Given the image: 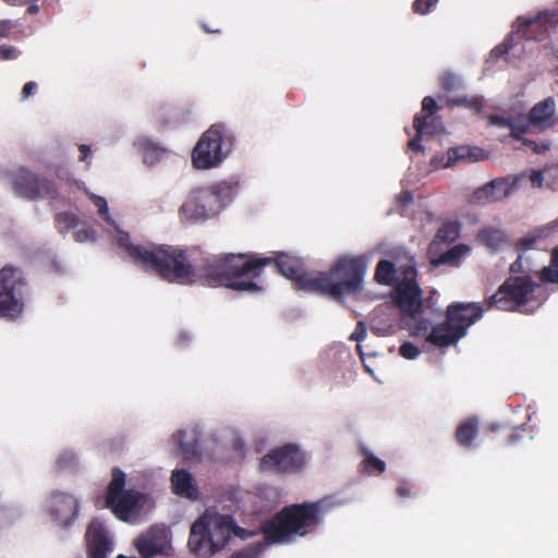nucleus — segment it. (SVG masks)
I'll return each mask as SVG.
<instances>
[{
	"mask_svg": "<svg viewBox=\"0 0 558 558\" xmlns=\"http://www.w3.org/2000/svg\"><path fill=\"white\" fill-rule=\"evenodd\" d=\"M271 258L255 254H220L196 257L195 283L207 287H225L239 292H259L262 287L256 279Z\"/></svg>",
	"mask_w": 558,
	"mask_h": 558,
	"instance_id": "1",
	"label": "nucleus"
},
{
	"mask_svg": "<svg viewBox=\"0 0 558 558\" xmlns=\"http://www.w3.org/2000/svg\"><path fill=\"white\" fill-rule=\"evenodd\" d=\"M117 244L131 260L144 270L155 272L161 279L179 284L195 283L196 250L169 244H134L129 233L120 232Z\"/></svg>",
	"mask_w": 558,
	"mask_h": 558,
	"instance_id": "2",
	"label": "nucleus"
},
{
	"mask_svg": "<svg viewBox=\"0 0 558 558\" xmlns=\"http://www.w3.org/2000/svg\"><path fill=\"white\" fill-rule=\"evenodd\" d=\"M324 500L284 506L271 519L263 521L260 531L269 544L288 543L294 536H305L323 519Z\"/></svg>",
	"mask_w": 558,
	"mask_h": 558,
	"instance_id": "3",
	"label": "nucleus"
},
{
	"mask_svg": "<svg viewBox=\"0 0 558 558\" xmlns=\"http://www.w3.org/2000/svg\"><path fill=\"white\" fill-rule=\"evenodd\" d=\"M543 288L529 275L509 277L497 291L485 300L486 310L533 313L546 300Z\"/></svg>",
	"mask_w": 558,
	"mask_h": 558,
	"instance_id": "4",
	"label": "nucleus"
},
{
	"mask_svg": "<svg viewBox=\"0 0 558 558\" xmlns=\"http://www.w3.org/2000/svg\"><path fill=\"white\" fill-rule=\"evenodd\" d=\"M233 529L231 515L206 511L192 524L187 546L194 555L210 558L225 548Z\"/></svg>",
	"mask_w": 558,
	"mask_h": 558,
	"instance_id": "5",
	"label": "nucleus"
},
{
	"mask_svg": "<svg viewBox=\"0 0 558 558\" xmlns=\"http://www.w3.org/2000/svg\"><path fill=\"white\" fill-rule=\"evenodd\" d=\"M365 272L366 262L363 257H340L328 271L315 274L313 292L335 299L355 293L361 289Z\"/></svg>",
	"mask_w": 558,
	"mask_h": 558,
	"instance_id": "6",
	"label": "nucleus"
},
{
	"mask_svg": "<svg viewBox=\"0 0 558 558\" xmlns=\"http://www.w3.org/2000/svg\"><path fill=\"white\" fill-rule=\"evenodd\" d=\"M485 310V303L456 302L449 304L445 322L432 328L426 341L439 348L457 343L466 335L468 328L482 318Z\"/></svg>",
	"mask_w": 558,
	"mask_h": 558,
	"instance_id": "7",
	"label": "nucleus"
},
{
	"mask_svg": "<svg viewBox=\"0 0 558 558\" xmlns=\"http://www.w3.org/2000/svg\"><path fill=\"white\" fill-rule=\"evenodd\" d=\"M234 190L235 186L226 181L192 190L180 207L181 219L198 222L216 217L226 203L231 201Z\"/></svg>",
	"mask_w": 558,
	"mask_h": 558,
	"instance_id": "8",
	"label": "nucleus"
},
{
	"mask_svg": "<svg viewBox=\"0 0 558 558\" xmlns=\"http://www.w3.org/2000/svg\"><path fill=\"white\" fill-rule=\"evenodd\" d=\"M27 280L21 268L5 265L0 269V318L16 320L25 311Z\"/></svg>",
	"mask_w": 558,
	"mask_h": 558,
	"instance_id": "9",
	"label": "nucleus"
},
{
	"mask_svg": "<svg viewBox=\"0 0 558 558\" xmlns=\"http://www.w3.org/2000/svg\"><path fill=\"white\" fill-rule=\"evenodd\" d=\"M125 474L119 468L112 470V478L107 488L106 506L116 517L128 521L137 514L146 499L145 494L133 489H124Z\"/></svg>",
	"mask_w": 558,
	"mask_h": 558,
	"instance_id": "10",
	"label": "nucleus"
},
{
	"mask_svg": "<svg viewBox=\"0 0 558 558\" xmlns=\"http://www.w3.org/2000/svg\"><path fill=\"white\" fill-rule=\"evenodd\" d=\"M226 135L221 125H213L202 134L192 150V165L198 170L219 166L228 155Z\"/></svg>",
	"mask_w": 558,
	"mask_h": 558,
	"instance_id": "11",
	"label": "nucleus"
},
{
	"mask_svg": "<svg viewBox=\"0 0 558 558\" xmlns=\"http://www.w3.org/2000/svg\"><path fill=\"white\" fill-rule=\"evenodd\" d=\"M555 113V101L547 98L544 101L536 104L531 112L530 118L519 117L515 119H504L499 117H492L490 123L499 128L510 130V134L517 138L522 140L521 135L532 132L533 129L542 131L550 125V120Z\"/></svg>",
	"mask_w": 558,
	"mask_h": 558,
	"instance_id": "12",
	"label": "nucleus"
},
{
	"mask_svg": "<svg viewBox=\"0 0 558 558\" xmlns=\"http://www.w3.org/2000/svg\"><path fill=\"white\" fill-rule=\"evenodd\" d=\"M416 268L411 264L404 265L401 271V279L393 290V302L405 315L414 318L421 313L422 290L416 282Z\"/></svg>",
	"mask_w": 558,
	"mask_h": 558,
	"instance_id": "13",
	"label": "nucleus"
},
{
	"mask_svg": "<svg viewBox=\"0 0 558 558\" xmlns=\"http://www.w3.org/2000/svg\"><path fill=\"white\" fill-rule=\"evenodd\" d=\"M304 464L305 456L294 444L274 448L260 459V469L272 473H294Z\"/></svg>",
	"mask_w": 558,
	"mask_h": 558,
	"instance_id": "14",
	"label": "nucleus"
},
{
	"mask_svg": "<svg viewBox=\"0 0 558 558\" xmlns=\"http://www.w3.org/2000/svg\"><path fill=\"white\" fill-rule=\"evenodd\" d=\"M270 258L271 263L269 265L274 264L280 275L294 281L299 289L313 292L315 274L306 272L303 263L299 258L284 253H277L275 257Z\"/></svg>",
	"mask_w": 558,
	"mask_h": 558,
	"instance_id": "15",
	"label": "nucleus"
},
{
	"mask_svg": "<svg viewBox=\"0 0 558 558\" xmlns=\"http://www.w3.org/2000/svg\"><path fill=\"white\" fill-rule=\"evenodd\" d=\"M16 194L23 198H54L57 186L49 177H15L13 182Z\"/></svg>",
	"mask_w": 558,
	"mask_h": 558,
	"instance_id": "16",
	"label": "nucleus"
},
{
	"mask_svg": "<svg viewBox=\"0 0 558 558\" xmlns=\"http://www.w3.org/2000/svg\"><path fill=\"white\" fill-rule=\"evenodd\" d=\"M49 513L61 526H69L78 514V502L66 493H54L49 504Z\"/></svg>",
	"mask_w": 558,
	"mask_h": 558,
	"instance_id": "17",
	"label": "nucleus"
},
{
	"mask_svg": "<svg viewBox=\"0 0 558 558\" xmlns=\"http://www.w3.org/2000/svg\"><path fill=\"white\" fill-rule=\"evenodd\" d=\"M167 544L168 532L165 527L160 526H151L134 542V546L142 558H151L160 554Z\"/></svg>",
	"mask_w": 558,
	"mask_h": 558,
	"instance_id": "18",
	"label": "nucleus"
},
{
	"mask_svg": "<svg viewBox=\"0 0 558 558\" xmlns=\"http://www.w3.org/2000/svg\"><path fill=\"white\" fill-rule=\"evenodd\" d=\"M85 538L88 558H107V554L112 550V542L106 527L97 521L89 523Z\"/></svg>",
	"mask_w": 558,
	"mask_h": 558,
	"instance_id": "19",
	"label": "nucleus"
},
{
	"mask_svg": "<svg viewBox=\"0 0 558 558\" xmlns=\"http://www.w3.org/2000/svg\"><path fill=\"white\" fill-rule=\"evenodd\" d=\"M509 182L505 177H499L490 181L488 184L474 191L471 202L489 203L497 202L510 194Z\"/></svg>",
	"mask_w": 558,
	"mask_h": 558,
	"instance_id": "20",
	"label": "nucleus"
},
{
	"mask_svg": "<svg viewBox=\"0 0 558 558\" xmlns=\"http://www.w3.org/2000/svg\"><path fill=\"white\" fill-rule=\"evenodd\" d=\"M484 157V150L478 147L460 146L448 150L447 156L440 159H434V162L437 165L436 170H438L448 168L458 161L475 162L482 160Z\"/></svg>",
	"mask_w": 558,
	"mask_h": 558,
	"instance_id": "21",
	"label": "nucleus"
},
{
	"mask_svg": "<svg viewBox=\"0 0 558 558\" xmlns=\"http://www.w3.org/2000/svg\"><path fill=\"white\" fill-rule=\"evenodd\" d=\"M201 434L196 428L191 430H178L172 435L173 444L179 448L184 459L199 458Z\"/></svg>",
	"mask_w": 558,
	"mask_h": 558,
	"instance_id": "22",
	"label": "nucleus"
},
{
	"mask_svg": "<svg viewBox=\"0 0 558 558\" xmlns=\"http://www.w3.org/2000/svg\"><path fill=\"white\" fill-rule=\"evenodd\" d=\"M134 146L142 154V160L144 163L148 166H154L160 162L167 153V149L162 147L159 143L153 141L148 137H138Z\"/></svg>",
	"mask_w": 558,
	"mask_h": 558,
	"instance_id": "23",
	"label": "nucleus"
},
{
	"mask_svg": "<svg viewBox=\"0 0 558 558\" xmlns=\"http://www.w3.org/2000/svg\"><path fill=\"white\" fill-rule=\"evenodd\" d=\"M436 108V102L432 97H425L422 101V111L426 113L417 114L414 119V128L416 130L417 137L409 142L411 149L423 150V147L417 143L418 138H422L426 129L428 128L427 119Z\"/></svg>",
	"mask_w": 558,
	"mask_h": 558,
	"instance_id": "24",
	"label": "nucleus"
},
{
	"mask_svg": "<svg viewBox=\"0 0 558 558\" xmlns=\"http://www.w3.org/2000/svg\"><path fill=\"white\" fill-rule=\"evenodd\" d=\"M403 267L404 266L397 268L395 263L388 259H381L376 265L374 278L379 284L396 286L401 279V271Z\"/></svg>",
	"mask_w": 558,
	"mask_h": 558,
	"instance_id": "25",
	"label": "nucleus"
},
{
	"mask_svg": "<svg viewBox=\"0 0 558 558\" xmlns=\"http://www.w3.org/2000/svg\"><path fill=\"white\" fill-rule=\"evenodd\" d=\"M173 492L177 495L192 497L196 493L193 477L186 470H174L171 475Z\"/></svg>",
	"mask_w": 558,
	"mask_h": 558,
	"instance_id": "26",
	"label": "nucleus"
},
{
	"mask_svg": "<svg viewBox=\"0 0 558 558\" xmlns=\"http://www.w3.org/2000/svg\"><path fill=\"white\" fill-rule=\"evenodd\" d=\"M478 433L476 418H469L460 423L456 429V440L463 448H471Z\"/></svg>",
	"mask_w": 558,
	"mask_h": 558,
	"instance_id": "27",
	"label": "nucleus"
},
{
	"mask_svg": "<svg viewBox=\"0 0 558 558\" xmlns=\"http://www.w3.org/2000/svg\"><path fill=\"white\" fill-rule=\"evenodd\" d=\"M362 454L364 459L361 462L362 471L372 475V474H381L386 470V463L379 458L375 457L367 449H362Z\"/></svg>",
	"mask_w": 558,
	"mask_h": 558,
	"instance_id": "28",
	"label": "nucleus"
},
{
	"mask_svg": "<svg viewBox=\"0 0 558 558\" xmlns=\"http://www.w3.org/2000/svg\"><path fill=\"white\" fill-rule=\"evenodd\" d=\"M469 252V247L464 244H458L453 247L449 248L447 252L440 254L438 258L435 260L438 265H458L461 258L466 255Z\"/></svg>",
	"mask_w": 558,
	"mask_h": 558,
	"instance_id": "29",
	"label": "nucleus"
},
{
	"mask_svg": "<svg viewBox=\"0 0 558 558\" xmlns=\"http://www.w3.org/2000/svg\"><path fill=\"white\" fill-rule=\"evenodd\" d=\"M56 227L60 233H65L78 225V217L70 211L58 213L54 217Z\"/></svg>",
	"mask_w": 558,
	"mask_h": 558,
	"instance_id": "30",
	"label": "nucleus"
},
{
	"mask_svg": "<svg viewBox=\"0 0 558 558\" xmlns=\"http://www.w3.org/2000/svg\"><path fill=\"white\" fill-rule=\"evenodd\" d=\"M460 233L457 222H447L437 231L436 238L442 242H453Z\"/></svg>",
	"mask_w": 558,
	"mask_h": 558,
	"instance_id": "31",
	"label": "nucleus"
},
{
	"mask_svg": "<svg viewBox=\"0 0 558 558\" xmlns=\"http://www.w3.org/2000/svg\"><path fill=\"white\" fill-rule=\"evenodd\" d=\"M482 241L492 248H498L502 242V233L499 230L486 229L480 233Z\"/></svg>",
	"mask_w": 558,
	"mask_h": 558,
	"instance_id": "32",
	"label": "nucleus"
},
{
	"mask_svg": "<svg viewBox=\"0 0 558 558\" xmlns=\"http://www.w3.org/2000/svg\"><path fill=\"white\" fill-rule=\"evenodd\" d=\"M74 240L76 242H94L96 240V231L88 225H83L80 229L74 232Z\"/></svg>",
	"mask_w": 558,
	"mask_h": 558,
	"instance_id": "33",
	"label": "nucleus"
},
{
	"mask_svg": "<svg viewBox=\"0 0 558 558\" xmlns=\"http://www.w3.org/2000/svg\"><path fill=\"white\" fill-rule=\"evenodd\" d=\"M421 351L417 345L412 342H404L399 348V354L408 360H414L420 355Z\"/></svg>",
	"mask_w": 558,
	"mask_h": 558,
	"instance_id": "34",
	"label": "nucleus"
},
{
	"mask_svg": "<svg viewBox=\"0 0 558 558\" xmlns=\"http://www.w3.org/2000/svg\"><path fill=\"white\" fill-rule=\"evenodd\" d=\"M542 282L558 283V267L553 264L549 267H544L539 274Z\"/></svg>",
	"mask_w": 558,
	"mask_h": 558,
	"instance_id": "35",
	"label": "nucleus"
},
{
	"mask_svg": "<svg viewBox=\"0 0 558 558\" xmlns=\"http://www.w3.org/2000/svg\"><path fill=\"white\" fill-rule=\"evenodd\" d=\"M441 84L447 90H454L461 87V80L452 73H445L441 77Z\"/></svg>",
	"mask_w": 558,
	"mask_h": 558,
	"instance_id": "36",
	"label": "nucleus"
},
{
	"mask_svg": "<svg viewBox=\"0 0 558 558\" xmlns=\"http://www.w3.org/2000/svg\"><path fill=\"white\" fill-rule=\"evenodd\" d=\"M545 15V13H539L534 17H519L515 23L517 31L522 32L524 28H527L529 26L538 24Z\"/></svg>",
	"mask_w": 558,
	"mask_h": 558,
	"instance_id": "37",
	"label": "nucleus"
},
{
	"mask_svg": "<svg viewBox=\"0 0 558 558\" xmlns=\"http://www.w3.org/2000/svg\"><path fill=\"white\" fill-rule=\"evenodd\" d=\"M93 198V203L94 205L97 207L98 209V214L106 220V221H109L110 220V217L108 215V206H107V201L101 197V196H97V195H93L92 196Z\"/></svg>",
	"mask_w": 558,
	"mask_h": 558,
	"instance_id": "38",
	"label": "nucleus"
},
{
	"mask_svg": "<svg viewBox=\"0 0 558 558\" xmlns=\"http://www.w3.org/2000/svg\"><path fill=\"white\" fill-rule=\"evenodd\" d=\"M524 434H525L524 425L513 427L509 433H507V445L517 444L520 439H522Z\"/></svg>",
	"mask_w": 558,
	"mask_h": 558,
	"instance_id": "39",
	"label": "nucleus"
},
{
	"mask_svg": "<svg viewBox=\"0 0 558 558\" xmlns=\"http://www.w3.org/2000/svg\"><path fill=\"white\" fill-rule=\"evenodd\" d=\"M536 241H537V236H534V235H527V236L521 238L517 242V248H518V251H526V250L533 248Z\"/></svg>",
	"mask_w": 558,
	"mask_h": 558,
	"instance_id": "40",
	"label": "nucleus"
},
{
	"mask_svg": "<svg viewBox=\"0 0 558 558\" xmlns=\"http://www.w3.org/2000/svg\"><path fill=\"white\" fill-rule=\"evenodd\" d=\"M366 337V326L363 322L356 324L355 330L350 336V340L361 342Z\"/></svg>",
	"mask_w": 558,
	"mask_h": 558,
	"instance_id": "41",
	"label": "nucleus"
},
{
	"mask_svg": "<svg viewBox=\"0 0 558 558\" xmlns=\"http://www.w3.org/2000/svg\"><path fill=\"white\" fill-rule=\"evenodd\" d=\"M437 0H415L414 9L421 14H426Z\"/></svg>",
	"mask_w": 558,
	"mask_h": 558,
	"instance_id": "42",
	"label": "nucleus"
},
{
	"mask_svg": "<svg viewBox=\"0 0 558 558\" xmlns=\"http://www.w3.org/2000/svg\"><path fill=\"white\" fill-rule=\"evenodd\" d=\"M413 198H414V195L411 191H402L398 195V202L403 206L411 204L413 202Z\"/></svg>",
	"mask_w": 558,
	"mask_h": 558,
	"instance_id": "43",
	"label": "nucleus"
},
{
	"mask_svg": "<svg viewBox=\"0 0 558 558\" xmlns=\"http://www.w3.org/2000/svg\"><path fill=\"white\" fill-rule=\"evenodd\" d=\"M0 57L3 60L15 58V51L12 47H0Z\"/></svg>",
	"mask_w": 558,
	"mask_h": 558,
	"instance_id": "44",
	"label": "nucleus"
},
{
	"mask_svg": "<svg viewBox=\"0 0 558 558\" xmlns=\"http://www.w3.org/2000/svg\"><path fill=\"white\" fill-rule=\"evenodd\" d=\"M397 494L401 497V498H405V497H409L411 495V488L408 484L403 483V484H400L398 487H397Z\"/></svg>",
	"mask_w": 558,
	"mask_h": 558,
	"instance_id": "45",
	"label": "nucleus"
},
{
	"mask_svg": "<svg viewBox=\"0 0 558 558\" xmlns=\"http://www.w3.org/2000/svg\"><path fill=\"white\" fill-rule=\"evenodd\" d=\"M524 144L530 146L537 154L548 149V145L547 144H544V145L539 146L538 144H536L534 142H531V141H524Z\"/></svg>",
	"mask_w": 558,
	"mask_h": 558,
	"instance_id": "46",
	"label": "nucleus"
},
{
	"mask_svg": "<svg viewBox=\"0 0 558 558\" xmlns=\"http://www.w3.org/2000/svg\"><path fill=\"white\" fill-rule=\"evenodd\" d=\"M510 272L517 274V272H523L522 269V259L521 256L517 258L511 265H510Z\"/></svg>",
	"mask_w": 558,
	"mask_h": 558,
	"instance_id": "47",
	"label": "nucleus"
},
{
	"mask_svg": "<svg viewBox=\"0 0 558 558\" xmlns=\"http://www.w3.org/2000/svg\"><path fill=\"white\" fill-rule=\"evenodd\" d=\"M35 88H36V83H34V82L26 83L22 90L23 96L25 98L28 97L34 92Z\"/></svg>",
	"mask_w": 558,
	"mask_h": 558,
	"instance_id": "48",
	"label": "nucleus"
},
{
	"mask_svg": "<svg viewBox=\"0 0 558 558\" xmlns=\"http://www.w3.org/2000/svg\"><path fill=\"white\" fill-rule=\"evenodd\" d=\"M232 535L239 536L241 538H246L248 536V533L245 529L238 526L236 523L234 522Z\"/></svg>",
	"mask_w": 558,
	"mask_h": 558,
	"instance_id": "49",
	"label": "nucleus"
},
{
	"mask_svg": "<svg viewBox=\"0 0 558 558\" xmlns=\"http://www.w3.org/2000/svg\"><path fill=\"white\" fill-rule=\"evenodd\" d=\"M508 45L505 44V45H501V46H498L496 47L493 51H492V54L493 56H496V57H501L504 54H506L508 52Z\"/></svg>",
	"mask_w": 558,
	"mask_h": 558,
	"instance_id": "50",
	"label": "nucleus"
},
{
	"mask_svg": "<svg viewBox=\"0 0 558 558\" xmlns=\"http://www.w3.org/2000/svg\"><path fill=\"white\" fill-rule=\"evenodd\" d=\"M531 179L532 185L535 187H541L544 181V177H529Z\"/></svg>",
	"mask_w": 558,
	"mask_h": 558,
	"instance_id": "51",
	"label": "nucleus"
},
{
	"mask_svg": "<svg viewBox=\"0 0 558 558\" xmlns=\"http://www.w3.org/2000/svg\"><path fill=\"white\" fill-rule=\"evenodd\" d=\"M551 264L558 267V247L554 248L551 253Z\"/></svg>",
	"mask_w": 558,
	"mask_h": 558,
	"instance_id": "52",
	"label": "nucleus"
},
{
	"mask_svg": "<svg viewBox=\"0 0 558 558\" xmlns=\"http://www.w3.org/2000/svg\"><path fill=\"white\" fill-rule=\"evenodd\" d=\"M80 149H81V151L83 153V156H82V159H83V158H85V157H86V155H87L88 147H86V146L82 145V146L80 147Z\"/></svg>",
	"mask_w": 558,
	"mask_h": 558,
	"instance_id": "53",
	"label": "nucleus"
},
{
	"mask_svg": "<svg viewBox=\"0 0 558 558\" xmlns=\"http://www.w3.org/2000/svg\"><path fill=\"white\" fill-rule=\"evenodd\" d=\"M65 458H66L65 456H61L58 458L57 463L59 466H62L63 462H65Z\"/></svg>",
	"mask_w": 558,
	"mask_h": 558,
	"instance_id": "54",
	"label": "nucleus"
},
{
	"mask_svg": "<svg viewBox=\"0 0 558 558\" xmlns=\"http://www.w3.org/2000/svg\"><path fill=\"white\" fill-rule=\"evenodd\" d=\"M37 10H38V8H37L36 5H31V7L28 8V11H29L31 13H35V12H37Z\"/></svg>",
	"mask_w": 558,
	"mask_h": 558,
	"instance_id": "55",
	"label": "nucleus"
},
{
	"mask_svg": "<svg viewBox=\"0 0 558 558\" xmlns=\"http://www.w3.org/2000/svg\"><path fill=\"white\" fill-rule=\"evenodd\" d=\"M488 428H489V430H490V432H496V430H497V429H499L500 427H499L498 425H494V424H493V425H490Z\"/></svg>",
	"mask_w": 558,
	"mask_h": 558,
	"instance_id": "56",
	"label": "nucleus"
},
{
	"mask_svg": "<svg viewBox=\"0 0 558 558\" xmlns=\"http://www.w3.org/2000/svg\"><path fill=\"white\" fill-rule=\"evenodd\" d=\"M356 350L359 351L360 355H362V354H363V352H362V348H361V345H360V344H357V345H356Z\"/></svg>",
	"mask_w": 558,
	"mask_h": 558,
	"instance_id": "57",
	"label": "nucleus"
}]
</instances>
